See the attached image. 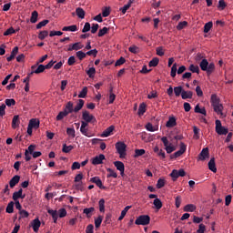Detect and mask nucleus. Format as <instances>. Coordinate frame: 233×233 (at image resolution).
Returning a JSON list of instances; mask_svg holds the SVG:
<instances>
[{
	"label": "nucleus",
	"mask_w": 233,
	"mask_h": 233,
	"mask_svg": "<svg viewBox=\"0 0 233 233\" xmlns=\"http://www.w3.org/2000/svg\"><path fill=\"white\" fill-rule=\"evenodd\" d=\"M145 112H147V104L142 103V104H140V106L138 107L137 114H138V116H143L145 114Z\"/></svg>",
	"instance_id": "nucleus-30"
},
{
	"label": "nucleus",
	"mask_w": 233,
	"mask_h": 233,
	"mask_svg": "<svg viewBox=\"0 0 233 233\" xmlns=\"http://www.w3.org/2000/svg\"><path fill=\"white\" fill-rule=\"evenodd\" d=\"M98 205H99V211L104 213L105 212V199L101 198L98 202Z\"/></svg>",
	"instance_id": "nucleus-58"
},
{
	"label": "nucleus",
	"mask_w": 233,
	"mask_h": 233,
	"mask_svg": "<svg viewBox=\"0 0 233 233\" xmlns=\"http://www.w3.org/2000/svg\"><path fill=\"white\" fill-rule=\"evenodd\" d=\"M176 125H177V122L176 121V117L169 116V118L166 124L167 128H174V127H176Z\"/></svg>",
	"instance_id": "nucleus-12"
},
{
	"label": "nucleus",
	"mask_w": 233,
	"mask_h": 233,
	"mask_svg": "<svg viewBox=\"0 0 233 233\" xmlns=\"http://www.w3.org/2000/svg\"><path fill=\"white\" fill-rule=\"evenodd\" d=\"M76 14L80 19H85V10H83V8L77 7L76 9Z\"/></svg>",
	"instance_id": "nucleus-33"
},
{
	"label": "nucleus",
	"mask_w": 233,
	"mask_h": 233,
	"mask_svg": "<svg viewBox=\"0 0 233 233\" xmlns=\"http://www.w3.org/2000/svg\"><path fill=\"white\" fill-rule=\"evenodd\" d=\"M6 106H15V100L14 98H10V99H5V101Z\"/></svg>",
	"instance_id": "nucleus-57"
},
{
	"label": "nucleus",
	"mask_w": 233,
	"mask_h": 233,
	"mask_svg": "<svg viewBox=\"0 0 233 233\" xmlns=\"http://www.w3.org/2000/svg\"><path fill=\"white\" fill-rule=\"evenodd\" d=\"M48 23H50V21H48V20H43V21H41L40 23H38V24L36 25V29L39 30V29H41V28H43V26H46V25H47Z\"/></svg>",
	"instance_id": "nucleus-55"
},
{
	"label": "nucleus",
	"mask_w": 233,
	"mask_h": 233,
	"mask_svg": "<svg viewBox=\"0 0 233 233\" xmlns=\"http://www.w3.org/2000/svg\"><path fill=\"white\" fill-rule=\"evenodd\" d=\"M83 106H85V100L79 99L78 103L76 104V106L74 108V112H76V113L79 112V110H81V108H83Z\"/></svg>",
	"instance_id": "nucleus-22"
},
{
	"label": "nucleus",
	"mask_w": 233,
	"mask_h": 233,
	"mask_svg": "<svg viewBox=\"0 0 233 233\" xmlns=\"http://www.w3.org/2000/svg\"><path fill=\"white\" fill-rule=\"evenodd\" d=\"M213 26H214V24L212 23V21L206 23L204 25V34H208V32L212 30Z\"/></svg>",
	"instance_id": "nucleus-25"
},
{
	"label": "nucleus",
	"mask_w": 233,
	"mask_h": 233,
	"mask_svg": "<svg viewBox=\"0 0 233 233\" xmlns=\"http://www.w3.org/2000/svg\"><path fill=\"white\" fill-rule=\"evenodd\" d=\"M47 212L50 216H52L54 223H57V218H58L57 211L54 209H48Z\"/></svg>",
	"instance_id": "nucleus-27"
},
{
	"label": "nucleus",
	"mask_w": 233,
	"mask_h": 233,
	"mask_svg": "<svg viewBox=\"0 0 233 233\" xmlns=\"http://www.w3.org/2000/svg\"><path fill=\"white\" fill-rule=\"evenodd\" d=\"M80 132H81V134H83V136H86V137H92V136H93L92 133H90L88 131L87 127L80 129Z\"/></svg>",
	"instance_id": "nucleus-51"
},
{
	"label": "nucleus",
	"mask_w": 233,
	"mask_h": 233,
	"mask_svg": "<svg viewBox=\"0 0 233 233\" xmlns=\"http://www.w3.org/2000/svg\"><path fill=\"white\" fill-rule=\"evenodd\" d=\"M129 52H131V54H138L139 52V47H137V46H132L128 48Z\"/></svg>",
	"instance_id": "nucleus-61"
},
{
	"label": "nucleus",
	"mask_w": 233,
	"mask_h": 233,
	"mask_svg": "<svg viewBox=\"0 0 233 233\" xmlns=\"http://www.w3.org/2000/svg\"><path fill=\"white\" fill-rule=\"evenodd\" d=\"M108 27H103L102 29H99L98 31V37H103V35H106V34H108Z\"/></svg>",
	"instance_id": "nucleus-50"
},
{
	"label": "nucleus",
	"mask_w": 233,
	"mask_h": 233,
	"mask_svg": "<svg viewBox=\"0 0 233 233\" xmlns=\"http://www.w3.org/2000/svg\"><path fill=\"white\" fill-rule=\"evenodd\" d=\"M153 205L155 206V208H157V210H160V208H163V202H161V199L159 198H155L153 201Z\"/></svg>",
	"instance_id": "nucleus-28"
},
{
	"label": "nucleus",
	"mask_w": 233,
	"mask_h": 233,
	"mask_svg": "<svg viewBox=\"0 0 233 233\" xmlns=\"http://www.w3.org/2000/svg\"><path fill=\"white\" fill-rule=\"evenodd\" d=\"M170 176L172 177L173 181H177V177H185L187 176V172H185V169H174L171 173Z\"/></svg>",
	"instance_id": "nucleus-6"
},
{
	"label": "nucleus",
	"mask_w": 233,
	"mask_h": 233,
	"mask_svg": "<svg viewBox=\"0 0 233 233\" xmlns=\"http://www.w3.org/2000/svg\"><path fill=\"white\" fill-rule=\"evenodd\" d=\"M107 172L108 174L106 177H114L115 179L117 177V173H116L112 168H107Z\"/></svg>",
	"instance_id": "nucleus-48"
},
{
	"label": "nucleus",
	"mask_w": 233,
	"mask_h": 233,
	"mask_svg": "<svg viewBox=\"0 0 233 233\" xmlns=\"http://www.w3.org/2000/svg\"><path fill=\"white\" fill-rule=\"evenodd\" d=\"M194 93L192 91H185L182 92V99H192Z\"/></svg>",
	"instance_id": "nucleus-24"
},
{
	"label": "nucleus",
	"mask_w": 233,
	"mask_h": 233,
	"mask_svg": "<svg viewBox=\"0 0 233 233\" xmlns=\"http://www.w3.org/2000/svg\"><path fill=\"white\" fill-rule=\"evenodd\" d=\"M132 208V206H127L122 211H121V215L118 218V221H123V219L125 218V216H127V212H128V210H130Z\"/></svg>",
	"instance_id": "nucleus-21"
},
{
	"label": "nucleus",
	"mask_w": 233,
	"mask_h": 233,
	"mask_svg": "<svg viewBox=\"0 0 233 233\" xmlns=\"http://www.w3.org/2000/svg\"><path fill=\"white\" fill-rule=\"evenodd\" d=\"M66 134L70 136V137H76V129H74V127H67Z\"/></svg>",
	"instance_id": "nucleus-49"
},
{
	"label": "nucleus",
	"mask_w": 233,
	"mask_h": 233,
	"mask_svg": "<svg viewBox=\"0 0 233 233\" xmlns=\"http://www.w3.org/2000/svg\"><path fill=\"white\" fill-rule=\"evenodd\" d=\"M91 183H95L98 188H101L102 190H105V186H103V181H101V178L99 177H94L90 178Z\"/></svg>",
	"instance_id": "nucleus-9"
},
{
	"label": "nucleus",
	"mask_w": 233,
	"mask_h": 233,
	"mask_svg": "<svg viewBox=\"0 0 233 233\" xmlns=\"http://www.w3.org/2000/svg\"><path fill=\"white\" fill-rule=\"evenodd\" d=\"M48 37V31L45 30V31H41L38 34V39H40L41 41H43L45 38Z\"/></svg>",
	"instance_id": "nucleus-47"
},
{
	"label": "nucleus",
	"mask_w": 233,
	"mask_h": 233,
	"mask_svg": "<svg viewBox=\"0 0 233 233\" xmlns=\"http://www.w3.org/2000/svg\"><path fill=\"white\" fill-rule=\"evenodd\" d=\"M210 102L214 112H216V114H218V116H223V104H221V100L219 99V97H218V95H211Z\"/></svg>",
	"instance_id": "nucleus-1"
},
{
	"label": "nucleus",
	"mask_w": 233,
	"mask_h": 233,
	"mask_svg": "<svg viewBox=\"0 0 233 233\" xmlns=\"http://www.w3.org/2000/svg\"><path fill=\"white\" fill-rule=\"evenodd\" d=\"M62 30L63 32H77V25H73L69 26H64Z\"/></svg>",
	"instance_id": "nucleus-23"
},
{
	"label": "nucleus",
	"mask_w": 233,
	"mask_h": 233,
	"mask_svg": "<svg viewBox=\"0 0 233 233\" xmlns=\"http://www.w3.org/2000/svg\"><path fill=\"white\" fill-rule=\"evenodd\" d=\"M184 91H185V89H183V86H181L174 87V94H175L176 97H179V96H183Z\"/></svg>",
	"instance_id": "nucleus-20"
},
{
	"label": "nucleus",
	"mask_w": 233,
	"mask_h": 233,
	"mask_svg": "<svg viewBox=\"0 0 233 233\" xmlns=\"http://www.w3.org/2000/svg\"><path fill=\"white\" fill-rule=\"evenodd\" d=\"M199 66L203 72H207L208 76H211L214 70H216V65L214 63H208L207 59H203Z\"/></svg>",
	"instance_id": "nucleus-2"
},
{
	"label": "nucleus",
	"mask_w": 233,
	"mask_h": 233,
	"mask_svg": "<svg viewBox=\"0 0 233 233\" xmlns=\"http://www.w3.org/2000/svg\"><path fill=\"white\" fill-rule=\"evenodd\" d=\"M165 187V180L163 178H159L157 183V188H163Z\"/></svg>",
	"instance_id": "nucleus-62"
},
{
	"label": "nucleus",
	"mask_w": 233,
	"mask_h": 233,
	"mask_svg": "<svg viewBox=\"0 0 233 233\" xmlns=\"http://www.w3.org/2000/svg\"><path fill=\"white\" fill-rule=\"evenodd\" d=\"M76 57L79 59V61H83V59H85V57H86V53H85L83 51H77Z\"/></svg>",
	"instance_id": "nucleus-52"
},
{
	"label": "nucleus",
	"mask_w": 233,
	"mask_h": 233,
	"mask_svg": "<svg viewBox=\"0 0 233 233\" xmlns=\"http://www.w3.org/2000/svg\"><path fill=\"white\" fill-rule=\"evenodd\" d=\"M18 52H19V47L15 46L13 48L10 56L6 58L8 63H10V61L15 58V56H17Z\"/></svg>",
	"instance_id": "nucleus-19"
},
{
	"label": "nucleus",
	"mask_w": 233,
	"mask_h": 233,
	"mask_svg": "<svg viewBox=\"0 0 233 233\" xmlns=\"http://www.w3.org/2000/svg\"><path fill=\"white\" fill-rule=\"evenodd\" d=\"M14 205H15V202L14 201H11L8 203L6 208H5V211L7 214H13L14 213Z\"/></svg>",
	"instance_id": "nucleus-38"
},
{
	"label": "nucleus",
	"mask_w": 233,
	"mask_h": 233,
	"mask_svg": "<svg viewBox=\"0 0 233 233\" xmlns=\"http://www.w3.org/2000/svg\"><path fill=\"white\" fill-rule=\"evenodd\" d=\"M159 65V58L154 57L151 61H149L148 66L151 68L154 66H157Z\"/></svg>",
	"instance_id": "nucleus-42"
},
{
	"label": "nucleus",
	"mask_w": 233,
	"mask_h": 233,
	"mask_svg": "<svg viewBox=\"0 0 233 233\" xmlns=\"http://www.w3.org/2000/svg\"><path fill=\"white\" fill-rule=\"evenodd\" d=\"M74 150V146H66V144L63 145L62 152L65 154H69V152H72Z\"/></svg>",
	"instance_id": "nucleus-37"
},
{
	"label": "nucleus",
	"mask_w": 233,
	"mask_h": 233,
	"mask_svg": "<svg viewBox=\"0 0 233 233\" xmlns=\"http://www.w3.org/2000/svg\"><path fill=\"white\" fill-rule=\"evenodd\" d=\"M116 151L118 152L121 158L125 157L127 156V144L125 142H117L115 145Z\"/></svg>",
	"instance_id": "nucleus-5"
},
{
	"label": "nucleus",
	"mask_w": 233,
	"mask_h": 233,
	"mask_svg": "<svg viewBox=\"0 0 233 233\" xmlns=\"http://www.w3.org/2000/svg\"><path fill=\"white\" fill-rule=\"evenodd\" d=\"M37 17H39V13H37V11H33L31 14L30 22L33 24L37 23Z\"/></svg>",
	"instance_id": "nucleus-34"
},
{
	"label": "nucleus",
	"mask_w": 233,
	"mask_h": 233,
	"mask_svg": "<svg viewBox=\"0 0 233 233\" xmlns=\"http://www.w3.org/2000/svg\"><path fill=\"white\" fill-rule=\"evenodd\" d=\"M73 46L76 51L85 48V46L83 44H81V42H76V43L73 44Z\"/></svg>",
	"instance_id": "nucleus-56"
},
{
	"label": "nucleus",
	"mask_w": 233,
	"mask_h": 233,
	"mask_svg": "<svg viewBox=\"0 0 233 233\" xmlns=\"http://www.w3.org/2000/svg\"><path fill=\"white\" fill-rule=\"evenodd\" d=\"M19 125H21V120L19 119V115L14 116L12 119V128H18Z\"/></svg>",
	"instance_id": "nucleus-14"
},
{
	"label": "nucleus",
	"mask_w": 233,
	"mask_h": 233,
	"mask_svg": "<svg viewBox=\"0 0 233 233\" xmlns=\"http://www.w3.org/2000/svg\"><path fill=\"white\" fill-rule=\"evenodd\" d=\"M66 116H68V112H66V110L59 112L58 115L56 116V121H61L65 119Z\"/></svg>",
	"instance_id": "nucleus-32"
},
{
	"label": "nucleus",
	"mask_w": 233,
	"mask_h": 233,
	"mask_svg": "<svg viewBox=\"0 0 233 233\" xmlns=\"http://www.w3.org/2000/svg\"><path fill=\"white\" fill-rule=\"evenodd\" d=\"M194 139H199V128L193 127Z\"/></svg>",
	"instance_id": "nucleus-60"
},
{
	"label": "nucleus",
	"mask_w": 233,
	"mask_h": 233,
	"mask_svg": "<svg viewBox=\"0 0 233 233\" xmlns=\"http://www.w3.org/2000/svg\"><path fill=\"white\" fill-rule=\"evenodd\" d=\"M114 166L116 167V170H125V164L121 161H115Z\"/></svg>",
	"instance_id": "nucleus-39"
},
{
	"label": "nucleus",
	"mask_w": 233,
	"mask_h": 233,
	"mask_svg": "<svg viewBox=\"0 0 233 233\" xmlns=\"http://www.w3.org/2000/svg\"><path fill=\"white\" fill-rule=\"evenodd\" d=\"M196 205L187 204L184 207V212H194L196 210Z\"/></svg>",
	"instance_id": "nucleus-29"
},
{
	"label": "nucleus",
	"mask_w": 233,
	"mask_h": 233,
	"mask_svg": "<svg viewBox=\"0 0 233 233\" xmlns=\"http://www.w3.org/2000/svg\"><path fill=\"white\" fill-rule=\"evenodd\" d=\"M65 218L66 217V208H60L58 210V218Z\"/></svg>",
	"instance_id": "nucleus-63"
},
{
	"label": "nucleus",
	"mask_w": 233,
	"mask_h": 233,
	"mask_svg": "<svg viewBox=\"0 0 233 233\" xmlns=\"http://www.w3.org/2000/svg\"><path fill=\"white\" fill-rule=\"evenodd\" d=\"M21 194H23V188H20L18 191L13 193V200L19 201L21 198Z\"/></svg>",
	"instance_id": "nucleus-31"
},
{
	"label": "nucleus",
	"mask_w": 233,
	"mask_h": 233,
	"mask_svg": "<svg viewBox=\"0 0 233 233\" xmlns=\"http://www.w3.org/2000/svg\"><path fill=\"white\" fill-rule=\"evenodd\" d=\"M64 110H66L67 114H72V112H74V103L70 101L67 102Z\"/></svg>",
	"instance_id": "nucleus-26"
},
{
	"label": "nucleus",
	"mask_w": 233,
	"mask_h": 233,
	"mask_svg": "<svg viewBox=\"0 0 233 233\" xmlns=\"http://www.w3.org/2000/svg\"><path fill=\"white\" fill-rule=\"evenodd\" d=\"M187 152V145L185 143H180V149L177 152H175L173 155L170 156L171 159H176L177 157H180V156H183Z\"/></svg>",
	"instance_id": "nucleus-7"
},
{
	"label": "nucleus",
	"mask_w": 233,
	"mask_h": 233,
	"mask_svg": "<svg viewBox=\"0 0 233 233\" xmlns=\"http://www.w3.org/2000/svg\"><path fill=\"white\" fill-rule=\"evenodd\" d=\"M114 130H116V127L110 126L101 134V137H108L109 136H112Z\"/></svg>",
	"instance_id": "nucleus-11"
},
{
	"label": "nucleus",
	"mask_w": 233,
	"mask_h": 233,
	"mask_svg": "<svg viewBox=\"0 0 233 233\" xmlns=\"http://www.w3.org/2000/svg\"><path fill=\"white\" fill-rule=\"evenodd\" d=\"M146 152L145 149H136L134 157H141V156H145Z\"/></svg>",
	"instance_id": "nucleus-44"
},
{
	"label": "nucleus",
	"mask_w": 233,
	"mask_h": 233,
	"mask_svg": "<svg viewBox=\"0 0 233 233\" xmlns=\"http://www.w3.org/2000/svg\"><path fill=\"white\" fill-rule=\"evenodd\" d=\"M136 225H142L146 227L147 225H150V216L148 215H140L136 220Z\"/></svg>",
	"instance_id": "nucleus-3"
},
{
	"label": "nucleus",
	"mask_w": 233,
	"mask_h": 233,
	"mask_svg": "<svg viewBox=\"0 0 233 233\" xmlns=\"http://www.w3.org/2000/svg\"><path fill=\"white\" fill-rule=\"evenodd\" d=\"M188 70L192 72L193 74H199V66H195L194 64H191L188 67Z\"/></svg>",
	"instance_id": "nucleus-40"
},
{
	"label": "nucleus",
	"mask_w": 233,
	"mask_h": 233,
	"mask_svg": "<svg viewBox=\"0 0 233 233\" xmlns=\"http://www.w3.org/2000/svg\"><path fill=\"white\" fill-rule=\"evenodd\" d=\"M195 112L196 114H202V116H207V109H205V107L200 108L199 105L195 106Z\"/></svg>",
	"instance_id": "nucleus-35"
},
{
	"label": "nucleus",
	"mask_w": 233,
	"mask_h": 233,
	"mask_svg": "<svg viewBox=\"0 0 233 233\" xmlns=\"http://www.w3.org/2000/svg\"><path fill=\"white\" fill-rule=\"evenodd\" d=\"M34 72L35 74H43V72H45V65H39Z\"/></svg>",
	"instance_id": "nucleus-59"
},
{
	"label": "nucleus",
	"mask_w": 233,
	"mask_h": 233,
	"mask_svg": "<svg viewBox=\"0 0 233 233\" xmlns=\"http://www.w3.org/2000/svg\"><path fill=\"white\" fill-rule=\"evenodd\" d=\"M21 179V177L16 175L15 177H13L11 178V180L9 181V186L11 188H14V187H15V185H17V183H19V180Z\"/></svg>",
	"instance_id": "nucleus-16"
},
{
	"label": "nucleus",
	"mask_w": 233,
	"mask_h": 233,
	"mask_svg": "<svg viewBox=\"0 0 233 233\" xmlns=\"http://www.w3.org/2000/svg\"><path fill=\"white\" fill-rule=\"evenodd\" d=\"M188 25V22L187 21H183V22H179L178 25H177V30H183V28H185V26Z\"/></svg>",
	"instance_id": "nucleus-53"
},
{
	"label": "nucleus",
	"mask_w": 233,
	"mask_h": 233,
	"mask_svg": "<svg viewBox=\"0 0 233 233\" xmlns=\"http://www.w3.org/2000/svg\"><path fill=\"white\" fill-rule=\"evenodd\" d=\"M96 212V208H86L83 210V214H86V218H92V215Z\"/></svg>",
	"instance_id": "nucleus-18"
},
{
	"label": "nucleus",
	"mask_w": 233,
	"mask_h": 233,
	"mask_svg": "<svg viewBox=\"0 0 233 233\" xmlns=\"http://www.w3.org/2000/svg\"><path fill=\"white\" fill-rule=\"evenodd\" d=\"M205 230H207V227L204 224H199L197 233H205Z\"/></svg>",
	"instance_id": "nucleus-64"
},
{
	"label": "nucleus",
	"mask_w": 233,
	"mask_h": 233,
	"mask_svg": "<svg viewBox=\"0 0 233 233\" xmlns=\"http://www.w3.org/2000/svg\"><path fill=\"white\" fill-rule=\"evenodd\" d=\"M146 129H147L148 132H156V131L158 129V127L152 126V123H147V124L146 125Z\"/></svg>",
	"instance_id": "nucleus-43"
},
{
	"label": "nucleus",
	"mask_w": 233,
	"mask_h": 233,
	"mask_svg": "<svg viewBox=\"0 0 233 233\" xmlns=\"http://www.w3.org/2000/svg\"><path fill=\"white\" fill-rule=\"evenodd\" d=\"M86 74L88 76V77H90L91 79L93 77H95L96 76V68L95 67H90L87 71H86Z\"/></svg>",
	"instance_id": "nucleus-46"
},
{
	"label": "nucleus",
	"mask_w": 233,
	"mask_h": 233,
	"mask_svg": "<svg viewBox=\"0 0 233 233\" xmlns=\"http://www.w3.org/2000/svg\"><path fill=\"white\" fill-rule=\"evenodd\" d=\"M88 94V87L85 86L83 89L80 91L78 97L80 98H85L86 97V95Z\"/></svg>",
	"instance_id": "nucleus-45"
},
{
	"label": "nucleus",
	"mask_w": 233,
	"mask_h": 233,
	"mask_svg": "<svg viewBox=\"0 0 233 233\" xmlns=\"http://www.w3.org/2000/svg\"><path fill=\"white\" fill-rule=\"evenodd\" d=\"M40 227H41V220H39V218H35L32 222V228L34 232H39Z\"/></svg>",
	"instance_id": "nucleus-13"
},
{
	"label": "nucleus",
	"mask_w": 233,
	"mask_h": 233,
	"mask_svg": "<svg viewBox=\"0 0 233 233\" xmlns=\"http://www.w3.org/2000/svg\"><path fill=\"white\" fill-rule=\"evenodd\" d=\"M208 168L211 170V172H218V168L216 167V158L212 157L210 158L208 162Z\"/></svg>",
	"instance_id": "nucleus-15"
},
{
	"label": "nucleus",
	"mask_w": 233,
	"mask_h": 233,
	"mask_svg": "<svg viewBox=\"0 0 233 233\" xmlns=\"http://www.w3.org/2000/svg\"><path fill=\"white\" fill-rule=\"evenodd\" d=\"M82 119H84L86 123H92L96 121V116L91 115L88 111H84L82 113Z\"/></svg>",
	"instance_id": "nucleus-8"
},
{
	"label": "nucleus",
	"mask_w": 233,
	"mask_h": 233,
	"mask_svg": "<svg viewBox=\"0 0 233 233\" xmlns=\"http://www.w3.org/2000/svg\"><path fill=\"white\" fill-rule=\"evenodd\" d=\"M216 132L218 136H227L228 134V128H226L221 125V120H216Z\"/></svg>",
	"instance_id": "nucleus-4"
},
{
	"label": "nucleus",
	"mask_w": 233,
	"mask_h": 233,
	"mask_svg": "<svg viewBox=\"0 0 233 233\" xmlns=\"http://www.w3.org/2000/svg\"><path fill=\"white\" fill-rule=\"evenodd\" d=\"M103 161H105V155L100 154L92 159V165H103Z\"/></svg>",
	"instance_id": "nucleus-10"
},
{
	"label": "nucleus",
	"mask_w": 233,
	"mask_h": 233,
	"mask_svg": "<svg viewBox=\"0 0 233 233\" xmlns=\"http://www.w3.org/2000/svg\"><path fill=\"white\" fill-rule=\"evenodd\" d=\"M198 157L200 161H205L208 157V147L203 148Z\"/></svg>",
	"instance_id": "nucleus-17"
},
{
	"label": "nucleus",
	"mask_w": 233,
	"mask_h": 233,
	"mask_svg": "<svg viewBox=\"0 0 233 233\" xmlns=\"http://www.w3.org/2000/svg\"><path fill=\"white\" fill-rule=\"evenodd\" d=\"M28 126H30L33 128H39V120L33 118L29 121Z\"/></svg>",
	"instance_id": "nucleus-36"
},
{
	"label": "nucleus",
	"mask_w": 233,
	"mask_h": 233,
	"mask_svg": "<svg viewBox=\"0 0 233 233\" xmlns=\"http://www.w3.org/2000/svg\"><path fill=\"white\" fill-rule=\"evenodd\" d=\"M20 217H19V221H21L22 218H28V216H30V214L28 213V211L22 209L19 211Z\"/></svg>",
	"instance_id": "nucleus-54"
},
{
	"label": "nucleus",
	"mask_w": 233,
	"mask_h": 233,
	"mask_svg": "<svg viewBox=\"0 0 233 233\" xmlns=\"http://www.w3.org/2000/svg\"><path fill=\"white\" fill-rule=\"evenodd\" d=\"M101 223H103V216L99 215L97 218L95 219L96 228H99V227H101Z\"/></svg>",
	"instance_id": "nucleus-41"
}]
</instances>
